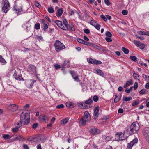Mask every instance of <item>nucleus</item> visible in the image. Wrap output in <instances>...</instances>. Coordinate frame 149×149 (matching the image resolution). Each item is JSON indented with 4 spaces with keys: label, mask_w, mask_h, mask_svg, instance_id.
I'll return each mask as SVG.
<instances>
[{
    "label": "nucleus",
    "mask_w": 149,
    "mask_h": 149,
    "mask_svg": "<svg viewBox=\"0 0 149 149\" xmlns=\"http://www.w3.org/2000/svg\"><path fill=\"white\" fill-rule=\"evenodd\" d=\"M139 125L138 122H134L130 125V129H128L127 131L130 135L133 134L136 132L137 131L139 130Z\"/></svg>",
    "instance_id": "1"
},
{
    "label": "nucleus",
    "mask_w": 149,
    "mask_h": 149,
    "mask_svg": "<svg viewBox=\"0 0 149 149\" xmlns=\"http://www.w3.org/2000/svg\"><path fill=\"white\" fill-rule=\"evenodd\" d=\"M63 24L62 22L59 20L55 21V23L61 29L65 31L68 30V22L66 19H63Z\"/></svg>",
    "instance_id": "2"
},
{
    "label": "nucleus",
    "mask_w": 149,
    "mask_h": 149,
    "mask_svg": "<svg viewBox=\"0 0 149 149\" xmlns=\"http://www.w3.org/2000/svg\"><path fill=\"white\" fill-rule=\"evenodd\" d=\"M55 50L57 52H59L61 51L65 48V45L61 41L58 40H56L54 44Z\"/></svg>",
    "instance_id": "3"
},
{
    "label": "nucleus",
    "mask_w": 149,
    "mask_h": 149,
    "mask_svg": "<svg viewBox=\"0 0 149 149\" xmlns=\"http://www.w3.org/2000/svg\"><path fill=\"white\" fill-rule=\"evenodd\" d=\"M93 102L92 97L89 98L86 100L85 103H80L79 104V106L82 109H86L91 108V106L90 104Z\"/></svg>",
    "instance_id": "4"
},
{
    "label": "nucleus",
    "mask_w": 149,
    "mask_h": 149,
    "mask_svg": "<svg viewBox=\"0 0 149 149\" xmlns=\"http://www.w3.org/2000/svg\"><path fill=\"white\" fill-rule=\"evenodd\" d=\"M30 118L27 113L22 112L20 116V120L24 125L28 124L29 122Z\"/></svg>",
    "instance_id": "5"
},
{
    "label": "nucleus",
    "mask_w": 149,
    "mask_h": 149,
    "mask_svg": "<svg viewBox=\"0 0 149 149\" xmlns=\"http://www.w3.org/2000/svg\"><path fill=\"white\" fill-rule=\"evenodd\" d=\"M1 5L2 11L4 13H6L9 10V8L10 6L9 2L7 0H2Z\"/></svg>",
    "instance_id": "6"
},
{
    "label": "nucleus",
    "mask_w": 149,
    "mask_h": 149,
    "mask_svg": "<svg viewBox=\"0 0 149 149\" xmlns=\"http://www.w3.org/2000/svg\"><path fill=\"white\" fill-rule=\"evenodd\" d=\"M133 43L137 47H138L141 49L143 50L145 48V46H147L146 44L143 43H140L139 41L134 40L133 41Z\"/></svg>",
    "instance_id": "7"
},
{
    "label": "nucleus",
    "mask_w": 149,
    "mask_h": 149,
    "mask_svg": "<svg viewBox=\"0 0 149 149\" xmlns=\"http://www.w3.org/2000/svg\"><path fill=\"white\" fill-rule=\"evenodd\" d=\"M90 132L93 135H97L99 134L100 131L95 126H91L89 129Z\"/></svg>",
    "instance_id": "8"
},
{
    "label": "nucleus",
    "mask_w": 149,
    "mask_h": 149,
    "mask_svg": "<svg viewBox=\"0 0 149 149\" xmlns=\"http://www.w3.org/2000/svg\"><path fill=\"white\" fill-rule=\"evenodd\" d=\"M143 133L146 140L149 143V128L147 127L144 129Z\"/></svg>",
    "instance_id": "9"
},
{
    "label": "nucleus",
    "mask_w": 149,
    "mask_h": 149,
    "mask_svg": "<svg viewBox=\"0 0 149 149\" xmlns=\"http://www.w3.org/2000/svg\"><path fill=\"white\" fill-rule=\"evenodd\" d=\"M18 107V106L15 104H10L7 107L8 109L12 112L17 110Z\"/></svg>",
    "instance_id": "10"
},
{
    "label": "nucleus",
    "mask_w": 149,
    "mask_h": 149,
    "mask_svg": "<svg viewBox=\"0 0 149 149\" xmlns=\"http://www.w3.org/2000/svg\"><path fill=\"white\" fill-rule=\"evenodd\" d=\"M87 61L90 63L93 64H100L102 63V62L100 61L96 60H94L91 58H89L87 59Z\"/></svg>",
    "instance_id": "11"
},
{
    "label": "nucleus",
    "mask_w": 149,
    "mask_h": 149,
    "mask_svg": "<svg viewBox=\"0 0 149 149\" xmlns=\"http://www.w3.org/2000/svg\"><path fill=\"white\" fill-rule=\"evenodd\" d=\"M138 141V140L137 138H136L134 139L133 140L130 142V143L128 144L127 147V149H131L133 146L137 143Z\"/></svg>",
    "instance_id": "12"
},
{
    "label": "nucleus",
    "mask_w": 149,
    "mask_h": 149,
    "mask_svg": "<svg viewBox=\"0 0 149 149\" xmlns=\"http://www.w3.org/2000/svg\"><path fill=\"white\" fill-rule=\"evenodd\" d=\"M41 139L39 136L34 137L33 136H31L27 139V140L29 141H34L36 142H38Z\"/></svg>",
    "instance_id": "13"
},
{
    "label": "nucleus",
    "mask_w": 149,
    "mask_h": 149,
    "mask_svg": "<svg viewBox=\"0 0 149 149\" xmlns=\"http://www.w3.org/2000/svg\"><path fill=\"white\" fill-rule=\"evenodd\" d=\"M94 113L93 114L94 119L96 120L98 116V112L99 111V107H97L94 109Z\"/></svg>",
    "instance_id": "14"
},
{
    "label": "nucleus",
    "mask_w": 149,
    "mask_h": 149,
    "mask_svg": "<svg viewBox=\"0 0 149 149\" xmlns=\"http://www.w3.org/2000/svg\"><path fill=\"white\" fill-rule=\"evenodd\" d=\"M90 23L91 24L95 27L98 30L100 29L101 26L94 20H91L90 21Z\"/></svg>",
    "instance_id": "15"
},
{
    "label": "nucleus",
    "mask_w": 149,
    "mask_h": 149,
    "mask_svg": "<svg viewBox=\"0 0 149 149\" xmlns=\"http://www.w3.org/2000/svg\"><path fill=\"white\" fill-rule=\"evenodd\" d=\"M82 118L85 119L86 121L87 122L91 120V117L89 113L88 112H86L84 113V116H83Z\"/></svg>",
    "instance_id": "16"
},
{
    "label": "nucleus",
    "mask_w": 149,
    "mask_h": 149,
    "mask_svg": "<svg viewBox=\"0 0 149 149\" xmlns=\"http://www.w3.org/2000/svg\"><path fill=\"white\" fill-rule=\"evenodd\" d=\"M35 82L34 80L30 79L26 81V85L28 87L32 88L34 83Z\"/></svg>",
    "instance_id": "17"
},
{
    "label": "nucleus",
    "mask_w": 149,
    "mask_h": 149,
    "mask_svg": "<svg viewBox=\"0 0 149 149\" xmlns=\"http://www.w3.org/2000/svg\"><path fill=\"white\" fill-rule=\"evenodd\" d=\"M14 77L18 80H22L23 78L22 77V75L19 74H18L17 72H15L13 74Z\"/></svg>",
    "instance_id": "18"
},
{
    "label": "nucleus",
    "mask_w": 149,
    "mask_h": 149,
    "mask_svg": "<svg viewBox=\"0 0 149 149\" xmlns=\"http://www.w3.org/2000/svg\"><path fill=\"white\" fill-rule=\"evenodd\" d=\"M39 118L40 120L44 121H48L49 120L48 118L44 114L40 115Z\"/></svg>",
    "instance_id": "19"
},
{
    "label": "nucleus",
    "mask_w": 149,
    "mask_h": 149,
    "mask_svg": "<svg viewBox=\"0 0 149 149\" xmlns=\"http://www.w3.org/2000/svg\"><path fill=\"white\" fill-rule=\"evenodd\" d=\"M120 133V138L119 139L116 138V141L123 140L126 139V137L124 136V134L122 133Z\"/></svg>",
    "instance_id": "20"
},
{
    "label": "nucleus",
    "mask_w": 149,
    "mask_h": 149,
    "mask_svg": "<svg viewBox=\"0 0 149 149\" xmlns=\"http://www.w3.org/2000/svg\"><path fill=\"white\" fill-rule=\"evenodd\" d=\"M63 13V10L62 9H58L56 12V15L58 17H60Z\"/></svg>",
    "instance_id": "21"
},
{
    "label": "nucleus",
    "mask_w": 149,
    "mask_h": 149,
    "mask_svg": "<svg viewBox=\"0 0 149 149\" xmlns=\"http://www.w3.org/2000/svg\"><path fill=\"white\" fill-rule=\"evenodd\" d=\"M13 136V137L15 138V140H22L23 139V136L19 135H14Z\"/></svg>",
    "instance_id": "22"
},
{
    "label": "nucleus",
    "mask_w": 149,
    "mask_h": 149,
    "mask_svg": "<svg viewBox=\"0 0 149 149\" xmlns=\"http://www.w3.org/2000/svg\"><path fill=\"white\" fill-rule=\"evenodd\" d=\"M29 69L33 73H36V67L33 65H30L29 66Z\"/></svg>",
    "instance_id": "23"
},
{
    "label": "nucleus",
    "mask_w": 149,
    "mask_h": 149,
    "mask_svg": "<svg viewBox=\"0 0 149 149\" xmlns=\"http://www.w3.org/2000/svg\"><path fill=\"white\" fill-rule=\"evenodd\" d=\"M66 105L67 107L70 108H74L75 107L74 104L71 102H66Z\"/></svg>",
    "instance_id": "24"
},
{
    "label": "nucleus",
    "mask_w": 149,
    "mask_h": 149,
    "mask_svg": "<svg viewBox=\"0 0 149 149\" xmlns=\"http://www.w3.org/2000/svg\"><path fill=\"white\" fill-rule=\"evenodd\" d=\"M132 83V81L131 79H129L127 81L125 84L124 86V88H126L130 86L131 84Z\"/></svg>",
    "instance_id": "25"
},
{
    "label": "nucleus",
    "mask_w": 149,
    "mask_h": 149,
    "mask_svg": "<svg viewBox=\"0 0 149 149\" xmlns=\"http://www.w3.org/2000/svg\"><path fill=\"white\" fill-rule=\"evenodd\" d=\"M96 72L98 74L102 77L103 76L104 74L101 70L99 69H97L96 70Z\"/></svg>",
    "instance_id": "26"
},
{
    "label": "nucleus",
    "mask_w": 149,
    "mask_h": 149,
    "mask_svg": "<svg viewBox=\"0 0 149 149\" xmlns=\"http://www.w3.org/2000/svg\"><path fill=\"white\" fill-rule=\"evenodd\" d=\"M68 29H69L72 31H75V28L73 24H68Z\"/></svg>",
    "instance_id": "27"
},
{
    "label": "nucleus",
    "mask_w": 149,
    "mask_h": 149,
    "mask_svg": "<svg viewBox=\"0 0 149 149\" xmlns=\"http://www.w3.org/2000/svg\"><path fill=\"white\" fill-rule=\"evenodd\" d=\"M87 122L86 121L85 119L82 118V119L79 122V124L80 125H85L86 123Z\"/></svg>",
    "instance_id": "28"
},
{
    "label": "nucleus",
    "mask_w": 149,
    "mask_h": 149,
    "mask_svg": "<svg viewBox=\"0 0 149 149\" xmlns=\"http://www.w3.org/2000/svg\"><path fill=\"white\" fill-rule=\"evenodd\" d=\"M115 98L114 100V102H115L116 103L120 100L121 98V96H118L116 95H115Z\"/></svg>",
    "instance_id": "29"
},
{
    "label": "nucleus",
    "mask_w": 149,
    "mask_h": 149,
    "mask_svg": "<svg viewBox=\"0 0 149 149\" xmlns=\"http://www.w3.org/2000/svg\"><path fill=\"white\" fill-rule=\"evenodd\" d=\"M35 38L37 39L39 41H43V39L42 37L41 36H38L36 35L35 36Z\"/></svg>",
    "instance_id": "30"
},
{
    "label": "nucleus",
    "mask_w": 149,
    "mask_h": 149,
    "mask_svg": "<svg viewBox=\"0 0 149 149\" xmlns=\"http://www.w3.org/2000/svg\"><path fill=\"white\" fill-rule=\"evenodd\" d=\"M132 98L131 97H123V101L126 102L130 101L132 100Z\"/></svg>",
    "instance_id": "31"
},
{
    "label": "nucleus",
    "mask_w": 149,
    "mask_h": 149,
    "mask_svg": "<svg viewBox=\"0 0 149 149\" xmlns=\"http://www.w3.org/2000/svg\"><path fill=\"white\" fill-rule=\"evenodd\" d=\"M72 76L73 78L74 79L75 81L78 82L79 81V79L78 78V76L77 75H75L74 74H72Z\"/></svg>",
    "instance_id": "32"
},
{
    "label": "nucleus",
    "mask_w": 149,
    "mask_h": 149,
    "mask_svg": "<svg viewBox=\"0 0 149 149\" xmlns=\"http://www.w3.org/2000/svg\"><path fill=\"white\" fill-rule=\"evenodd\" d=\"M122 50L123 51L125 54H128L129 52V51L127 49L123 47H122Z\"/></svg>",
    "instance_id": "33"
},
{
    "label": "nucleus",
    "mask_w": 149,
    "mask_h": 149,
    "mask_svg": "<svg viewBox=\"0 0 149 149\" xmlns=\"http://www.w3.org/2000/svg\"><path fill=\"white\" fill-rule=\"evenodd\" d=\"M22 123L21 120L20 121H19L17 123L15 124V125L16 127V126L17 127L19 128L22 126Z\"/></svg>",
    "instance_id": "34"
},
{
    "label": "nucleus",
    "mask_w": 149,
    "mask_h": 149,
    "mask_svg": "<svg viewBox=\"0 0 149 149\" xmlns=\"http://www.w3.org/2000/svg\"><path fill=\"white\" fill-rule=\"evenodd\" d=\"M142 77H145V80L147 82L149 81V76H147L146 74H143L142 75Z\"/></svg>",
    "instance_id": "35"
},
{
    "label": "nucleus",
    "mask_w": 149,
    "mask_h": 149,
    "mask_svg": "<svg viewBox=\"0 0 149 149\" xmlns=\"http://www.w3.org/2000/svg\"><path fill=\"white\" fill-rule=\"evenodd\" d=\"M130 58L132 60L135 62L137 61V58L135 56H130Z\"/></svg>",
    "instance_id": "36"
},
{
    "label": "nucleus",
    "mask_w": 149,
    "mask_h": 149,
    "mask_svg": "<svg viewBox=\"0 0 149 149\" xmlns=\"http://www.w3.org/2000/svg\"><path fill=\"white\" fill-rule=\"evenodd\" d=\"M133 75L134 78L135 79L139 80V77L137 73L135 72H133Z\"/></svg>",
    "instance_id": "37"
},
{
    "label": "nucleus",
    "mask_w": 149,
    "mask_h": 149,
    "mask_svg": "<svg viewBox=\"0 0 149 149\" xmlns=\"http://www.w3.org/2000/svg\"><path fill=\"white\" fill-rule=\"evenodd\" d=\"M0 62L3 63L5 64L6 63V60L3 58H2L1 56H0Z\"/></svg>",
    "instance_id": "38"
},
{
    "label": "nucleus",
    "mask_w": 149,
    "mask_h": 149,
    "mask_svg": "<svg viewBox=\"0 0 149 149\" xmlns=\"http://www.w3.org/2000/svg\"><path fill=\"white\" fill-rule=\"evenodd\" d=\"M34 28L36 30L39 29L40 28V24L39 23H37L35 24Z\"/></svg>",
    "instance_id": "39"
},
{
    "label": "nucleus",
    "mask_w": 149,
    "mask_h": 149,
    "mask_svg": "<svg viewBox=\"0 0 149 149\" xmlns=\"http://www.w3.org/2000/svg\"><path fill=\"white\" fill-rule=\"evenodd\" d=\"M91 46L97 49L98 50H100L101 49V48L100 47L96 45L95 44L92 43Z\"/></svg>",
    "instance_id": "40"
},
{
    "label": "nucleus",
    "mask_w": 149,
    "mask_h": 149,
    "mask_svg": "<svg viewBox=\"0 0 149 149\" xmlns=\"http://www.w3.org/2000/svg\"><path fill=\"white\" fill-rule=\"evenodd\" d=\"M69 119L68 118H65L64 119H63L61 121V122L63 124H65L68 121Z\"/></svg>",
    "instance_id": "41"
},
{
    "label": "nucleus",
    "mask_w": 149,
    "mask_h": 149,
    "mask_svg": "<svg viewBox=\"0 0 149 149\" xmlns=\"http://www.w3.org/2000/svg\"><path fill=\"white\" fill-rule=\"evenodd\" d=\"M146 32L145 31H139L137 32V33L140 35H146Z\"/></svg>",
    "instance_id": "42"
},
{
    "label": "nucleus",
    "mask_w": 149,
    "mask_h": 149,
    "mask_svg": "<svg viewBox=\"0 0 149 149\" xmlns=\"http://www.w3.org/2000/svg\"><path fill=\"white\" fill-rule=\"evenodd\" d=\"M147 93V91L145 89H143L141 90L139 92V93L141 94H144Z\"/></svg>",
    "instance_id": "43"
},
{
    "label": "nucleus",
    "mask_w": 149,
    "mask_h": 149,
    "mask_svg": "<svg viewBox=\"0 0 149 149\" xmlns=\"http://www.w3.org/2000/svg\"><path fill=\"white\" fill-rule=\"evenodd\" d=\"M105 35L106 36L109 37H111L112 36L111 33L109 31H107L106 32Z\"/></svg>",
    "instance_id": "44"
},
{
    "label": "nucleus",
    "mask_w": 149,
    "mask_h": 149,
    "mask_svg": "<svg viewBox=\"0 0 149 149\" xmlns=\"http://www.w3.org/2000/svg\"><path fill=\"white\" fill-rule=\"evenodd\" d=\"M133 86L130 87L129 89H126L125 90V92L127 93H130L132 90Z\"/></svg>",
    "instance_id": "45"
},
{
    "label": "nucleus",
    "mask_w": 149,
    "mask_h": 149,
    "mask_svg": "<svg viewBox=\"0 0 149 149\" xmlns=\"http://www.w3.org/2000/svg\"><path fill=\"white\" fill-rule=\"evenodd\" d=\"M3 137L5 140L8 139L10 138L9 135L8 134H4L3 135Z\"/></svg>",
    "instance_id": "46"
},
{
    "label": "nucleus",
    "mask_w": 149,
    "mask_h": 149,
    "mask_svg": "<svg viewBox=\"0 0 149 149\" xmlns=\"http://www.w3.org/2000/svg\"><path fill=\"white\" fill-rule=\"evenodd\" d=\"M100 17L104 21H107V18H106V16H105L103 15H102L100 16Z\"/></svg>",
    "instance_id": "47"
},
{
    "label": "nucleus",
    "mask_w": 149,
    "mask_h": 149,
    "mask_svg": "<svg viewBox=\"0 0 149 149\" xmlns=\"http://www.w3.org/2000/svg\"><path fill=\"white\" fill-rule=\"evenodd\" d=\"M19 128L17 127H16L15 128H13L12 129V131L14 132H17L19 130Z\"/></svg>",
    "instance_id": "48"
},
{
    "label": "nucleus",
    "mask_w": 149,
    "mask_h": 149,
    "mask_svg": "<svg viewBox=\"0 0 149 149\" xmlns=\"http://www.w3.org/2000/svg\"><path fill=\"white\" fill-rule=\"evenodd\" d=\"M48 11L50 13H52L54 12V10L53 8L52 7L49 8H48Z\"/></svg>",
    "instance_id": "49"
},
{
    "label": "nucleus",
    "mask_w": 149,
    "mask_h": 149,
    "mask_svg": "<svg viewBox=\"0 0 149 149\" xmlns=\"http://www.w3.org/2000/svg\"><path fill=\"white\" fill-rule=\"evenodd\" d=\"M92 99L95 102H97V101L98 100V97L97 95H94L93 96V98H92Z\"/></svg>",
    "instance_id": "50"
},
{
    "label": "nucleus",
    "mask_w": 149,
    "mask_h": 149,
    "mask_svg": "<svg viewBox=\"0 0 149 149\" xmlns=\"http://www.w3.org/2000/svg\"><path fill=\"white\" fill-rule=\"evenodd\" d=\"M77 40L81 44H83L84 42V40L80 38H77Z\"/></svg>",
    "instance_id": "51"
},
{
    "label": "nucleus",
    "mask_w": 149,
    "mask_h": 149,
    "mask_svg": "<svg viewBox=\"0 0 149 149\" xmlns=\"http://www.w3.org/2000/svg\"><path fill=\"white\" fill-rule=\"evenodd\" d=\"M70 63L69 61L68 60H66L64 61L63 65L64 66L68 65Z\"/></svg>",
    "instance_id": "52"
},
{
    "label": "nucleus",
    "mask_w": 149,
    "mask_h": 149,
    "mask_svg": "<svg viewBox=\"0 0 149 149\" xmlns=\"http://www.w3.org/2000/svg\"><path fill=\"white\" fill-rule=\"evenodd\" d=\"M139 103L138 101H134L132 104V106H135L137 105Z\"/></svg>",
    "instance_id": "53"
},
{
    "label": "nucleus",
    "mask_w": 149,
    "mask_h": 149,
    "mask_svg": "<svg viewBox=\"0 0 149 149\" xmlns=\"http://www.w3.org/2000/svg\"><path fill=\"white\" fill-rule=\"evenodd\" d=\"M64 107V105L63 104H61L56 106V108L57 109L62 108Z\"/></svg>",
    "instance_id": "54"
},
{
    "label": "nucleus",
    "mask_w": 149,
    "mask_h": 149,
    "mask_svg": "<svg viewBox=\"0 0 149 149\" xmlns=\"http://www.w3.org/2000/svg\"><path fill=\"white\" fill-rule=\"evenodd\" d=\"M136 37L138 39L141 40H143L144 39V38L143 36H138L137 35H135Z\"/></svg>",
    "instance_id": "55"
},
{
    "label": "nucleus",
    "mask_w": 149,
    "mask_h": 149,
    "mask_svg": "<svg viewBox=\"0 0 149 149\" xmlns=\"http://www.w3.org/2000/svg\"><path fill=\"white\" fill-rule=\"evenodd\" d=\"M122 13L124 15H126L128 13V11L127 10H123L122 11Z\"/></svg>",
    "instance_id": "56"
},
{
    "label": "nucleus",
    "mask_w": 149,
    "mask_h": 149,
    "mask_svg": "<svg viewBox=\"0 0 149 149\" xmlns=\"http://www.w3.org/2000/svg\"><path fill=\"white\" fill-rule=\"evenodd\" d=\"M105 39L107 42H111L112 41L111 39L108 37H106L105 38Z\"/></svg>",
    "instance_id": "57"
},
{
    "label": "nucleus",
    "mask_w": 149,
    "mask_h": 149,
    "mask_svg": "<svg viewBox=\"0 0 149 149\" xmlns=\"http://www.w3.org/2000/svg\"><path fill=\"white\" fill-rule=\"evenodd\" d=\"M138 86V83L137 82H136L134 84V86L133 87L134 90H136Z\"/></svg>",
    "instance_id": "58"
},
{
    "label": "nucleus",
    "mask_w": 149,
    "mask_h": 149,
    "mask_svg": "<svg viewBox=\"0 0 149 149\" xmlns=\"http://www.w3.org/2000/svg\"><path fill=\"white\" fill-rule=\"evenodd\" d=\"M48 28V25L47 24H44L43 25V30L45 31L46 30V29Z\"/></svg>",
    "instance_id": "59"
},
{
    "label": "nucleus",
    "mask_w": 149,
    "mask_h": 149,
    "mask_svg": "<svg viewBox=\"0 0 149 149\" xmlns=\"http://www.w3.org/2000/svg\"><path fill=\"white\" fill-rule=\"evenodd\" d=\"M104 2L106 4L109 6L110 5V2L109 0H104Z\"/></svg>",
    "instance_id": "60"
},
{
    "label": "nucleus",
    "mask_w": 149,
    "mask_h": 149,
    "mask_svg": "<svg viewBox=\"0 0 149 149\" xmlns=\"http://www.w3.org/2000/svg\"><path fill=\"white\" fill-rule=\"evenodd\" d=\"M38 125V123H34L33 124V125H32V128L33 129H35L37 127Z\"/></svg>",
    "instance_id": "61"
},
{
    "label": "nucleus",
    "mask_w": 149,
    "mask_h": 149,
    "mask_svg": "<svg viewBox=\"0 0 149 149\" xmlns=\"http://www.w3.org/2000/svg\"><path fill=\"white\" fill-rule=\"evenodd\" d=\"M54 66L56 70H58L61 68L60 66L58 64H55Z\"/></svg>",
    "instance_id": "62"
},
{
    "label": "nucleus",
    "mask_w": 149,
    "mask_h": 149,
    "mask_svg": "<svg viewBox=\"0 0 149 149\" xmlns=\"http://www.w3.org/2000/svg\"><path fill=\"white\" fill-rule=\"evenodd\" d=\"M84 32L86 34H88L90 33V31L88 29H84Z\"/></svg>",
    "instance_id": "63"
},
{
    "label": "nucleus",
    "mask_w": 149,
    "mask_h": 149,
    "mask_svg": "<svg viewBox=\"0 0 149 149\" xmlns=\"http://www.w3.org/2000/svg\"><path fill=\"white\" fill-rule=\"evenodd\" d=\"M84 42L83 44L88 46H91L92 43L88 42L85 41H84Z\"/></svg>",
    "instance_id": "64"
}]
</instances>
